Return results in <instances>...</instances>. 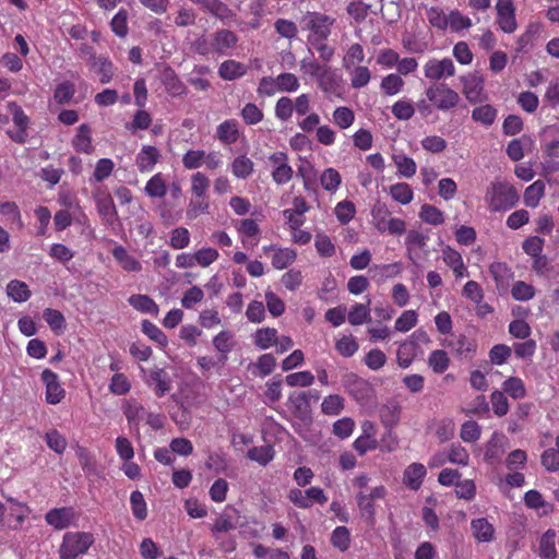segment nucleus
<instances>
[{
  "mask_svg": "<svg viewBox=\"0 0 559 559\" xmlns=\"http://www.w3.org/2000/svg\"><path fill=\"white\" fill-rule=\"evenodd\" d=\"M485 201L491 212H507L519 203L520 195L512 183L497 179L487 187Z\"/></svg>",
  "mask_w": 559,
  "mask_h": 559,
  "instance_id": "f257e3e1",
  "label": "nucleus"
},
{
  "mask_svg": "<svg viewBox=\"0 0 559 559\" xmlns=\"http://www.w3.org/2000/svg\"><path fill=\"white\" fill-rule=\"evenodd\" d=\"M425 95L435 109L439 111H450L457 107L461 102L460 94L445 83H432L426 91Z\"/></svg>",
  "mask_w": 559,
  "mask_h": 559,
  "instance_id": "f03ea898",
  "label": "nucleus"
},
{
  "mask_svg": "<svg viewBox=\"0 0 559 559\" xmlns=\"http://www.w3.org/2000/svg\"><path fill=\"white\" fill-rule=\"evenodd\" d=\"M94 536L88 532H68L63 536L60 546L61 559H75L80 555L85 554L94 544Z\"/></svg>",
  "mask_w": 559,
  "mask_h": 559,
  "instance_id": "7ed1b4c3",
  "label": "nucleus"
},
{
  "mask_svg": "<svg viewBox=\"0 0 559 559\" xmlns=\"http://www.w3.org/2000/svg\"><path fill=\"white\" fill-rule=\"evenodd\" d=\"M288 402L292 404V413L296 418V421L293 424L295 430L298 433L302 430H308L312 425L313 418L307 393H293L289 395Z\"/></svg>",
  "mask_w": 559,
  "mask_h": 559,
  "instance_id": "20e7f679",
  "label": "nucleus"
},
{
  "mask_svg": "<svg viewBox=\"0 0 559 559\" xmlns=\"http://www.w3.org/2000/svg\"><path fill=\"white\" fill-rule=\"evenodd\" d=\"M424 75L427 80L433 83H440L441 80H447L455 75V66L451 58H430L423 67Z\"/></svg>",
  "mask_w": 559,
  "mask_h": 559,
  "instance_id": "39448f33",
  "label": "nucleus"
},
{
  "mask_svg": "<svg viewBox=\"0 0 559 559\" xmlns=\"http://www.w3.org/2000/svg\"><path fill=\"white\" fill-rule=\"evenodd\" d=\"M307 20V28L311 32L308 40H326L331 35V27L335 20L320 12H308L305 17Z\"/></svg>",
  "mask_w": 559,
  "mask_h": 559,
  "instance_id": "423d86ee",
  "label": "nucleus"
},
{
  "mask_svg": "<svg viewBox=\"0 0 559 559\" xmlns=\"http://www.w3.org/2000/svg\"><path fill=\"white\" fill-rule=\"evenodd\" d=\"M496 23L506 34H512L518 28L515 16V7L512 0H497L496 2Z\"/></svg>",
  "mask_w": 559,
  "mask_h": 559,
  "instance_id": "0eeeda50",
  "label": "nucleus"
},
{
  "mask_svg": "<svg viewBox=\"0 0 559 559\" xmlns=\"http://www.w3.org/2000/svg\"><path fill=\"white\" fill-rule=\"evenodd\" d=\"M269 160L273 166L272 179L277 185H285L293 178L294 170L288 164V155L285 152H275Z\"/></svg>",
  "mask_w": 559,
  "mask_h": 559,
  "instance_id": "6e6552de",
  "label": "nucleus"
},
{
  "mask_svg": "<svg viewBox=\"0 0 559 559\" xmlns=\"http://www.w3.org/2000/svg\"><path fill=\"white\" fill-rule=\"evenodd\" d=\"M319 88L328 98L343 96V80L334 70L328 67L317 80Z\"/></svg>",
  "mask_w": 559,
  "mask_h": 559,
  "instance_id": "1a4fd4ad",
  "label": "nucleus"
},
{
  "mask_svg": "<svg viewBox=\"0 0 559 559\" xmlns=\"http://www.w3.org/2000/svg\"><path fill=\"white\" fill-rule=\"evenodd\" d=\"M343 384L347 393L357 402H366L371 395L370 383L358 377L356 373H348L343 379Z\"/></svg>",
  "mask_w": 559,
  "mask_h": 559,
  "instance_id": "9d476101",
  "label": "nucleus"
},
{
  "mask_svg": "<svg viewBox=\"0 0 559 559\" xmlns=\"http://www.w3.org/2000/svg\"><path fill=\"white\" fill-rule=\"evenodd\" d=\"M212 49L219 56H226L238 45L239 37L236 33L227 28L215 31L212 36Z\"/></svg>",
  "mask_w": 559,
  "mask_h": 559,
  "instance_id": "9b49d317",
  "label": "nucleus"
},
{
  "mask_svg": "<svg viewBox=\"0 0 559 559\" xmlns=\"http://www.w3.org/2000/svg\"><path fill=\"white\" fill-rule=\"evenodd\" d=\"M10 112L12 114L13 123L17 127L16 131H8L9 138L19 144H24L27 140V128L29 123V119L23 109L12 103L9 105Z\"/></svg>",
  "mask_w": 559,
  "mask_h": 559,
  "instance_id": "f8f14e48",
  "label": "nucleus"
},
{
  "mask_svg": "<svg viewBox=\"0 0 559 559\" xmlns=\"http://www.w3.org/2000/svg\"><path fill=\"white\" fill-rule=\"evenodd\" d=\"M463 84V94L472 103H480L484 99V80L475 74L461 78Z\"/></svg>",
  "mask_w": 559,
  "mask_h": 559,
  "instance_id": "ddd939ff",
  "label": "nucleus"
},
{
  "mask_svg": "<svg viewBox=\"0 0 559 559\" xmlns=\"http://www.w3.org/2000/svg\"><path fill=\"white\" fill-rule=\"evenodd\" d=\"M41 380L46 385V401L49 404H58L64 396L58 374L50 369H45L41 372Z\"/></svg>",
  "mask_w": 559,
  "mask_h": 559,
  "instance_id": "4468645a",
  "label": "nucleus"
},
{
  "mask_svg": "<svg viewBox=\"0 0 559 559\" xmlns=\"http://www.w3.org/2000/svg\"><path fill=\"white\" fill-rule=\"evenodd\" d=\"M160 158V152L153 145H143L136 155L135 164L141 173L152 171Z\"/></svg>",
  "mask_w": 559,
  "mask_h": 559,
  "instance_id": "2eb2a0df",
  "label": "nucleus"
},
{
  "mask_svg": "<svg viewBox=\"0 0 559 559\" xmlns=\"http://www.w3.org/2000/svg\"><path fill=\"white\" fill-rule=\"evenodd\" d=\"M74 511L72 508H55L45 514L46 522L56 530H64L70 526Z\"/></svg>",
  "mask_w": 559,
  "mask_h": 559,
  "instance_id": "dca6fc26",
  "label": "nucleus"
},
{
  "mask_svg": "<svg viewBox=\"0 0 559 559\" xmlns=\"http://www.w3.org/2000/svg\"><path fill=\"white\" fill-rule=\"evenodd\" d=\"M266 254H271L272 264L275 269L283 270L290 265L296 259V252L290 247H267Z\"/></svg>",
  "mask_w": 559,
  "mask_h": 559,
  "instance_id": "f3484780",
  "label": "nucleus"
},
{
  "mask_svg": "<svg viewBox=\"0 0 559 559\" xmlns=\"http://www.w3.org/2000/svg\"><path fill=\"white\" fill-rule=\"evenodd\" d=\"M239 123L236 119H227L223 121L216 129L217 139L223 144H235L240 136Z\"/></svg>",
  "mask_w": 559,
  "mask_h": 559,
  "instance_id": "a211bd4d",
  "label": "nucleus"
},
{
  "mask_svg": "<svg viewBox=\"0 0 559 559\" xmlns=\"http://www.w3.org/2000/svg\"><path fill=\"white\" fill-rule=\"evenodd\" d=\"M427 472L421 463H412L403 475V483L412 490H418Z\"/></svg>",
  "mask_w": 559,
  "mask_h": 559,
  "instance_id": "6ab92c4d",
  "label": "nucleus"
},
{
  "mask_svg": "<svg viewBox=\"0 0 559 559\" xmlns=\"http://www.w3.org/2000/svg\"><path fill=\"white\" fill-rule=\"evenodd\" d=\"M0 215H2L11 227L22 229L24 223L22 221L21 211L17 204L13 201H3L0 199Z\"/></svg>",
  "mask_w": 559,
  "mask_h": 559,
  "instance_id": "aec40b11",
  "label": "nucleus"
},
{
  "mask_svg": "<svg viewBox=\"0 0 559 559\" xmlns=\"http://www.w3.org/2000/svg\"><path fill=\"white\" fill-rule=\"evenodd\" d=\"M146 383L148 385L155 384L154 392L158 397L165 395L171 388L170 378L162 368L152 370Z\"/></svg>",
  "mask_w": 559,
  "mask_h": 559,
  "instance_id": "412c9836",
  "label": "nucleus"
},
{
  "mask_svg": "<svg viewBox=\"0 0 559 559\" xmlns=\"http://www.w3.org/2000/svg\"><path fill=\"white\" fill-rule=\"evenodd\" d=\"M247 72V67L236 60L229 59L221 63L218 68V75L226 81H233L243 76Z\"/></svg>",
  "mask_w": 559,
  "mask_h": 559,
  "instance_id": "4be33fe9",
  "label": "nucleus"
},
{
  "mask_svg": "<svg viewBox=\"0 0 559 559\" xmlns=\"http://www.w3.org/2000/svg\"><path fill=\"white\" fill-rule=\"evenodd\" d=\"M72 146L79 153L91 154L94 151L91 129L87 124H81L72 140Z\"/></svg>",
  "mask_w": 559,
  "mask_h": 559,
  "instance_id": "5701e85b",
  "label": "nucleus"
},
{
  "mask_svg": "<svg viewBox=\"0 0 559 559\" xmlns=\"http://www.w3.org/2000/svg\"><path fill=\"white\" fill-rule=\"evenodd\" d=\"M556 532L551 528L547 530L539 539L538 555L542 559H556Z\"/></svg>",
  "mask_w": 559,
  "mask_h": 559,
  "instance_id": "b1692460",
  "label": "nucleus"
},
{
  "mask_svg": "<svg viewBox=\"0 0 559 559\" xmlns=\"http://www.w3.org/2000/svg\"><path fill=\"white\" fill-rule=\"evenodd\" d=\"M163 84L169 95L179 97L187 92L185 83L179 79L174 70L167 69L164 72Z\"/></svg>",
  "mask_w": 559,
  "mask_h": 559,
  "instance_id": "393cba45",
  "label": "nucleus"
},
{
  "mask_svg": "<svg viewBox=\"0 0 559 559\" xmlns=\"http://www.w3.org/2000/svg\"><path fill=\"white\" fill-rule=\"evenodd\" d=\"M489 271L497 284V288L499 290H506L513 276V273L508 265L502 262H495L490 265Z\"/></svg>",
  "mask_w": 559,
  "mask_h": 559,
  "instance_id": "a878e982",
  "label": "nucleus"
},
{
  "mask_svg": "<svg viewBox=\"0 0 559 559\" xmlns=\"http://www.w3.org/2000/svg\"><path fill=\"white\" fill-rule=\"evenodd\" d=\"M88 66L100 75L99 81L102 84H107L111 81L114 76V64L107 57H96Z\"/></svg>",
  "mask_w": 559,
  "mask_h": 559,
  "instance_id": "bb28decb",
  "label": "nucleus"
},
{
  "mask_svg": "<svg viewBox=\"0 0 559 559\" xmlns=\"http://www.w3.org/2000/svg\"><path fill=\"white\" fill-rule=\"evenodd\" d=\"M544 194H545L544 181L536 180L525 189L524 197H523L524 204L527 207L535 209L538 206Z\"/></svg>",
  "mask_w": 559,
  "mask_h": 559,
  "instance_id": "cd10ccee",
  "label": "nucleus"
},
{
  "mask_svg": "<svg viewBox=\"0 0 559 559\" xmlns=\"http://www.w3.org/2000/svg\"><path fill=\"white\" fill-rule=\"evenodd\" d=\"M94 197L98 213L108 221L112 219L116 215V207L111 195L108 192L98 190Z\"/></svg>",
  "mask_w": 559,
  "mask_h": 559,
  "instance_id": "c85d7f7f",
  "label": "nucleus"
},
{
  "mask_svg": "<svg viewBox=\"0 0 559 559\" xmlns=\"http://www.w3.org/2000/svg\"><path fill=\"white\" fill-rule=\"evenodd\" d=\"M128 302L134 309L143 313L158 314L159 309L157 304L147 295H132L129 297Z\"/></svg>",
  "mask_w": 559,
  "mask_h": 559,
  "instance_id": "c756f323",
  "label": "nucleus"
},
{
  "mask_svg": "<svg viewBox=\"0 0 559 559\" xmlns=\"http://www.w3.org/2000/svg\"><path fill=\"white\" fill-rule=\"evenodd\" d=\"M231 174L238 179H247L254 171L253 162L246 155L237 156L231 163Z\"/></svg>",
  "mask_w": 559,
  "mask_h": 559,
  "instance_id": "7c9ffc66",
  "label": "nucleus"
},
{
  "mask_svg": "<svg viewBox=\"0 0 559 559\" xmlns=\"http://www.w3.org/2000/svg\"><path fill=\"white\" fill-rule=\"evenodd\" d=\"M371 299L367 297L366 304H355L348 312V322L352 325H360L371 320L370 318Z\"/></svg>",
  "mask_w": 559,
  "mask_h": 559,
  "instance_id": "2f4dec72",
  "label": "nucleus"
},
{
  "mask_svg": "<svg viewBox=\"0 0 559 559\" xmlns=\"http://www.w3.org/2000/svg\"><path fill=\"white\" fill-rule=\"evenodd\" d=\"M392 159L396 166L399 176L412 178L416 174L417 165L412 157L404 154H394Z\"/></svg>",
  "mask_w": 559,
  "mask_h": 559,
  "instance_id": "473e14b6",
  "label": "nucleus"
},
{
  "mask_svg": "<svg viewBox=\"0 0 559 559\" xmlns=\"http://www.w3.org/2000/svg\"><path fill=\"white\" fill-rule=\"evenodd\" d=\"M471 527L478 542H490L493 537V526L485 518L473 520Z\"/></svg>",
  "mask_w": 559,
  "mask_h": 559,
  "instance_id": "72a5a7b5",
  "label": "nucleus"
},
{
  "mask_svg": "<svg viewBox=\"0 0 559 559\" xmlns=\"http://www.w3.org/2000/svg\"><path fill=\"white\" fill-rule=\"evenodd\" d=\"M497 115V109L489 104L475 107L472 110V119L486 127H489L495 122Z\"/></svg>",
  "mask_w": 559,
  "mask_h": 559,
  "instance_id": "f704fd0d",
  "label": "nucleus"
},
{
  "mask_svg": "<svg viewBox=\"0 0 559 559\" xmlns=\"http://www.w3.org/2000/svg\"><path fill=\"white\" fill-rule=\"evenodd\" d=\"M391 198L402 205L409 204L414 199V192L406 182H397L390 187Z\"/></svg>",
  "mask_w": 559,
  "mask_h": 559,
  "instance_id": "c9c22d12",
  "label": "nucleus"
},
{
  "mask_svg": "<svg viewBox=\"0 0 559 559\" xmlns=\"http://www.w3.org/2000/svg\"><path fill=\"white\" fill-rule=\"evenodd\" d=\"M145 193L151 198H164L167 193L166 181L160 173L155 174L145 185Z\"/></svg>",
  "mask_w": 559,
  "mask_h": 559,
  "instance_id": "e433bc0d",
  "label": "nucleus"
},
{
  "mask_svg": "<svg viewBox=\"0 0 559 559\" xmlns=\"http://www.w3.org/2000/svg\"><path fill=\"white\" fill-rule=\"evenodd\" d=\"M7 294L15 302H24L31 297L28 286L21 281L12 280L7 285Z\"/></svg>",
  "mask_w": 559,
  "mask_h": 559,
  "instance_id": "4c0bfd02",
  "label": "nucleus"
},
{
  "mask_svg": "<svg viewBox=\"0 0 559 559\" xmlns=\"http://www.w3.org/2000/svg\"><path fill=\"white\" fill-rule=\"evenodd\" d=\"M418 216L424 223L433 226L441 225L444 222L443 212L431 204L421 205Z\"/></svg>",
  "mask_w": 559,
  "mask_h": 559,
  "instance_id": "58836bf2",
  "label": "nucleus"
},
{
  "mask_svg": "<svg viewBox=\"0 0 559 559\" xmlns=\"http://www.w3.org/2000/svg\"><path fill=\"white\" fill-rule=\"evenodd\" d=\"M112 254L126 271L136 272L141 270L140 262L127 252L126 247H115Z\"/></svg>",
  "mask_w": 559,
  "mask_h": 559,
  "instance_id": "ea45409f",
  "label": "nucleus"
},
{
  "mask_svg": "<svg viewBox=\"0 0 559 559\" xmlns=\"http://www.w3.org/2000/svg\"><path fill=\"white\" fill-rule=\"evenodd\" d=\"M525 253L533 258V269L540 274L549 271V261L542 254L543 247H523Z\"/></svg>",
  "mask_w": 559,
  "mask_h": 559,
  "instance_id": "a19ab883",
  "label": "nucleus"
},
{
  "mask_svg": "<svg viewBox=\"0 0 559 559\" xmlns=\"http://www.w3.org/2000/svg\"><path fill=\"white\" fill-rule=\"evenodd\" d=\"M320 183L325 191L334 192L340 188L342 177L335 168L330 167L323 170Z\"/></svg>",
  "mask_w": 559,
  "mask_h": 559,
  "instance_id": "79ce46f5",
  "label": "nucleus"
},
{
  "mask_svg": "<svg viewBox=\"0 0 559 559\" xmlns=\"http://www.w3.org/2000/svg\"><path fill=\"white\" fill-rule=\"evenodd\" d=\"M247 456L254 462L265 466L274 457V449L272 445L253 447L248 450Z\"/></svg>",
  "mask_w": 559,
  "mask_h": 559,
  "instance_id": "37998d69",
  "label": "nucleus"
},
{
  "mask_svg": "<svg viewBox=\"0 0 559 559\" xmlns=\"http://www.w3.org/2000/svg\"><path fill=\"white\" fill-rule=\"evenodd\" d=\"M75 94V85L71 81H63L59 83L53 93V99L59 105L70 103Z\"/></svg>",
  "mask_w": 559,
  "mask_h": 559,
  "instance_id": "c03bdc74",
  "label": "nucleus"
},
{
  "mask_svg": "<svg viewBox=\"0 0 559 559\" xmlns=\"http://www.w3.org/2000/svg\"><path fill=\"white\" fill-rule=\"evenodd\" d=\"M357 504L360 510L361 516L366 519L369 524L374 523V504L373 500L367 493L360 491L356 496Z\"/></svg>",
  "mask_w": 559,
  "mask_h": 559,
  "instance_id": "a18cd8bd",
  "label": "nucleus"
},
{
  "mask_svg": "<svg viewBox=\"0 0 559 559\" xmlns=\"http://www.w3.org/2000/svg\"><path fill=\"white\" fill-rule=\"evenodd\" d=\"M333 122L342 130L349 128L355 121L354 111L346 106H340L333 111Z\"/></svg>",
  "mask_w": 559,
  "mask_h": 559,
  "instance_id": "49530a36",
  "label": "nucleus"
},
{
  "mask_svg": "<svg viewBox=\"0 0 559 559\" xmlns=\"http://www.w3.org/2000/svg\"><path fill=\"white\" fill-rule=\"evenodd\" d=\"M128 11L126 9H120L111 19L110 27L114 34L120 38H123L128 35Z\"/></svg>",
  "mask_w": 559,
  "mask_h": 559,
  "instance_id": "de8ad7c7",
  "label": "nucleus"
},
{
  "mask_svg": "<svg viewBox=\"0 0 559 559\" xmlns=\"http://www.w3.org/2000/svg\"><path fill=\"white\" fill-rule=\"evenodd\" d=\"M427 19L429 24L439 31H445L449 26V14L447 15L440 7L428 9Z\"/></svg>",
  "mask_w": 559,
  "mask_h": 559,
  "instance_id": "09e8293b",
  "label": "nucleus"
},
{
  "mask_svg": "<svg viewBox=\"0 0 559 559\" xmlns=\"http://www.w3.org/2000/svg\"><path fill=\"white\" fill-rule=\"evenodd\" d=\"M473 23L472 20L467 16L462 14L459 10H452L449 13V28L453 33H459L463 29H468L472 27Z\"/></svg>",
  "mask_w": 559,
  "mask_h": 559,
  "instance_id": "8fccbe9b",
  "label": "nucleus"
},
{
  "mask_svg": "<svg viewBox=\"0 0 559 559\" xmlns=\"http://www.w3.org/2000/svg\"><path fill=\"white\" fill-rule=\"evenodd\" d=\"M428 365L433 372L442 373L449 368L450 359L444 350L436 349L430 354Z\"/></svg>",
  "mask_w": 559,
  "mask_h": 559,
  "instance_id": "3c124183",
  "label": "nucleus"
},
{
  "mask_svg": "<svg viewBox=\"0 0 559 559\" xmlns=\"http://www.w3.org/2000/svg\"><path fill=\"white\" fill-rule=\"evenodd\" d=\"M130 503L133 516L139 521L145 520L147 516V509L141 491L134 490L131 492Z\"/></svg>",
  "mask_w": 559,
  "mask_h": 559,
  "instance_id": "603ef678",
  "label": "nucleus"
},
{
  "mask_svg": "<svg viewBox=\"0 0 559 559\" xmlns=\"http://www.w3.org/2000/svg\"><path fill=\"white\" fill-rule=\"evenodd\" d=\"M152 123L151 115L145 110H138L133 119L126 124V129L131 133H135L138 130H146Z\"/></svg>",
  "mask_w": 559,
  "mask_h": 559,
  "instance_id": "864d4df0",
  "label": "nucleus"
},
{
  "mask_svg": "<svg viewBox=\"0 0 559 559\" xmlns=\"http://www.w3.org/2000/svg\"><path fill=\"white\" fill-rule=\"evenodd\" d=\"M502 389L506 393L515 400L523 399L526 395L524 382L518 377L508 378L503 382Z\"/></svg>",
  "mask_w": 559,
  "mask_h": 559,
  "instance_id": "5fc2aeb1",
  "label": "nucleus"
},
{
  "mask_svg": "<svg viewBox=\"0 0 559 559\" xmlns=\"http://www.w3.org/2000/svg\"><path fill=\"white\" fill-rule=\"evenodd\" d=\"M123 414L130 424L138 426L146 417L147 412L140 403L133 401L126 405Z\"/></svg>",
  "mask_w": 559,
  "mask_h": 559,
  "instance_id": "6e6d98bb",
  "label": "nucleus"
},
{
  "mask_svg": "<svg viewBox=\"0 0 559 559\" xmlns=\"http://www.w3.org/2000/svg\"><path fill=\"white\" fill-rule=\"evenodd\" d=\"M416 344L413 341L404 342L397 349V362L400 367L407 368L415 357Z\"/></svg>",
  "mask_w": 559,
  "mask_h": 559,
  "instance_id": "4d7b16f0",
  "label": "nucleus"
},
{
  "mask_svg": "<svg viewBox=\"0 0 559 559\" xmlns=\"http://www.w3.org/2000/svg\"><path fill=\"white\" fill-rule=\"evenodd\" d=\"M17 506H19V509H21V510L11 508V512H10L9 519H8L9 527L14 531H17L22 527L25 519L31 513V510L26 503H17Z\"/></svg>",
  "mask_w": 559,
  "mask_h": 559,
  "instance_id": "13d9d810",
  "label": "nucleus"
},
{
  "mask_svg": "<svg viewBox=\"0 0 559 559\" xmlns=\"http://www.w3.org/2000/svg\"><path fill=\"white\" fill-rule=\"evenodd\" d=\"M277 342V331L273 328L259 329L255 332V345L261 349H266Z\"/></svg>",
  "mask_w": 559,
  "mask_h": 559,
  "instance_id": "bf43d9fd",
  "label": "nucleus"
},
{
  "mask_svg": "<svg viewBox=\"0 0 559 559\" xmlns=\"http://www.w3.org/2000/svg\"><path fill=\"white\" fill-rule=\"evenodd\" d=\"M331 543L335 548L345 551L350 545V533L346 526H337L331 536Z\"/></svg>",
  "mask_w": 559,
  "mask_h": 559,
  "instance_id": "052dcab7",
  "label": "nucleus"
},
{
  "mask_svg": "<svg viewBox=\"0 0 559 559\" xmlns=\"http://www.w3.org/2000/svg\"><path fill=\"white\" fill-rule=\"evenodd\" d=\"M401 407L397 404L383 405L380 408L381 421L385 427H392L400 420Z\"/></svg>",
  "mask_w": 559,
  "mask_h": 559,
  "instance_id": "680f3d73",
  "label": "nucleus"
},
{
  "mask_svg": "<svg viewBox=\"0 0 559 559\" xmlns=\"http://www.w3.org/2000/svg\"><path fill=\"white\" fill-rule=\"evenodd\" d=\"M142 331L145 335H147L152 341L156 342L158 345L163 347L167 346L168 340L166 334L151 321L144 320L142 322Z\"/></svg>",
  "mask_w": 559,
  "mask_h": 559,
  "instance_id": "e2e57ef3",
  "label": "nucleus"
},
{
  "mask_svg": "<svg viewBox=\"0 0 559 559\" xmlns=\"http://www.w3.org/2000/svg\"><path fill=\"white\" fill-rule=\"evenodd\" d=\"M404 86V81L399 74H388L382 79L381 88L385 95H395L401 92Z\"/></svg>",
  "mask_w": 559,
  "mask_h": 559,
  "instance_id": "0e129e2a",
  "label": "nucleus"
},
{
  "mask_svg": "<svg viewBox=\"0 0 559 559\" xmlns=\"http://www.w3.org/2000/svg\"><path fill=\"white\" fill-rule=\"evenodd\" d=\"M344 408V399L337 394H331L324 397L321 409L325 415H337Z\"/></svg>",
  "mask_w": 559,
  "mask_h": 559,
  "instance_id": "69168bd1",
  "label": "nucleus"
},
{
  "mask_svg": "<svg viewBox=\"0 0 559 559\" xmlns=\"http://www.w3.org/2000/svg\"><path fill=\"white\" fill-rule=\"evenodd\" d=\"M240 116L246 124L252 126L263 120V111L253 103H248L241 109Z\"/></svg>",
  "mask_w": 559,
  "mask_h": 559,
  "instance_id": "338daca9",
  "label": "nucleus"
},
{
  "mask_svg": "<svg viewBox=\"0 0 559 559\" xmlns=\"http://www.w3.org/2000/svg\"><path fill=\"white\" fill-rule=\"evenodd\" d=\"M359 348L357 341L352 335H344L336 341L335 349L343 357H352Z\"/></svg>",
  "mask_w": 559,
  "mask_h": 559,
  "instance_id": "774afa93",
  "label": "nucleus"
}]
</instances>
